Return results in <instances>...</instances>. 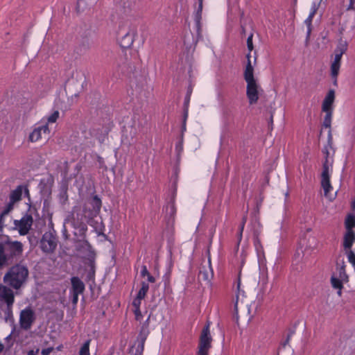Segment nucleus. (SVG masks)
Returning a JSON list of instances; mask_svg holds the SVG:
<instances>
[{
    "label": "nucleus",
    "mask_w": 355,
    "mask_h": 355,
    "mask_svg": "<svg viewBox=\"0 0 355 355\" xmlns=\"http://www.w3.org/2000/svg\"><path fill=\"white\" fill-rule=\"evenodd\" d=\"M23 251L24 245L20 241H12L8 236L0 241V270L19 258Z\"/></svg>",
    "instance_id": "1"
},
{
    "label": "nucleus",
    "mask_w": 355,
    "mask_h": 355,
    "mask_svg": "<svg viewBox=\"0 0 355 355\" xmlns=\"http://www.w3.org/2000/svg\"><path fill=\"white\" fill-rule=\"evenodd\" d=\"M28 270L26 266L17 263L5 273L3 281L5 284L14 289H19L26 282Z\"/></svg>",
    "instance_id": "2"
},
{
    "label": "nucleus",
    "mask_w": 355,
    "mask_h": 355,
    "mask_svg": "<svg viewBox=\"0 0 355 355\" xmlns=\"http://www.w3.org/2000/svg\"><path fill=\"white\" fill-rule=\"evenodd\" d=\"M28 208L25 215L20 220H15L14 221V225L18 230L19 234L22 236L26 235L31 229L33 223V216L39 217L36 206L31 203H28Z\"/></svg>",
    "instance_id": "3"
},
{
    "label": "nucleus",
    "mask_w": 355,
    "mask_h": 355,
    "mask_svg": "<svg viewBox=\"0 0 355 355\" xmlns=\"http://www.w3.org/2000/svg\"><path fill=\"white\" fill-rule=\"evenodd\" d=\"M211 322L207 321L202 328L198 346L197 355H209V351L211 348V342L213 340L210 333Z\"/></svg>",
    "instance_id": "4"
},
{
    "label": "nucleus",
    "mask_w": 355,
    "mask_h": 355,
    "mask_svg": "<svg viewBox=\"0 0 355 355\" xmlns=\"http://www.w3.org/2000/svg\"><path fill=\"white\" fill-rule=\"evenodd\" d=\"M102 202L98 196H94L92 199L88 200L84 205V218L89 220L96 217L100 212Z\"/></svg>",
    "instance_id": "5"
},
{
    "label": "nucleus",
    "mask_w": 355,
    "mask_h": 355,
    "mask_svg": "<svg viewBox=\"0 0 355 355\" xmlns=\"http://www.w3.org/2000/svg\"><path fill=\"white\" fill-rule=\"evenodd\" d=\"M83 216L79 213H76V216L73 214L71 219V225L74 228L73 241L86 238V233L87 231V226L83 219Z\"/></svg>",
    "instance_id": "6"
},
{
    "label": "nucleus",
    "mask_w": 355,
    "mask_h": 355,
    "mask_svg": "<svg viewBox=\"0 0 355 355\" xmlns=\"http://www.w3.org/2000/svg\"><path fill=\"white\" fill-rule=\"evenodd\" d=\"M58 242L55 232H46L43 234L40 241L41 249L46 253H52L55 250Z\"/></svg>",
    "instance_id": "7"
},
{
    "label": "nucleus",
    "mask_w": 355,
    "mask_h": 355,
    "mask_svg": "<svg viewBox=\"0 0 355 355\" xmlns=\"http://www.w3.org/2000/svg\"><path fill=\"white\" fill-rule=\"evenodd\" d=\"M35 320L34 311L30 307H26L20 312L19 325L24 330H29Z\"/></svg>",
    "instance_id": "8"
},
{
    "label": "nucleus",
    "mask_w": 355,
    "mask_h": 355,
    "mask_svg": "<svg viewBox=\"0 0 355 355\" xmlns=\"http://www.w3.org/2000/svg\"><path fill=\"white\" fill-rule=\"evenodd\" d=\"M49 132L48 124L40 121L35 125L33 131L29 135L28 140L31 142H36L42 138V133L49 134Z\"/></svg>",
    "instance_id": "9"
},
{
    "label": "nucleus",
    "mask_w": 355,
    "mask_h": 355,
    "mask_svg": "<svg viewBox=\"0 0 355 355\" xmlns=\"http://www.w3.org/2000/svg\"><path fill=\"white\" fill-rule=\"evenodd\" d=\"M140 9L139 0H125L123 2V13L126 17H134Z\"/></svg>",
    "instance_id": "10"
},
{
    "label": "nucleus",
    "mask_w": 355,
    "mask_h": 355,
    "mask_svg": "<svg viewBox=\"0 0 355 355\" xmlns=\"http://www.w3.org/2000/svg\"><path fill=\"white\" fill-rule=\"evenodd\" d=\"M246 87V96L248 98L249 104L254 105L257 103L259 100V85L257 80L248 81Z\"/></svg>",
    "instance_id": "11"
},
{
    "label": "nucleus",
    "mask_w": 355,
    "mask_h": 355,
    "mask_svg": "<svg viewBox=\"0 0 355 355\" xmlns=\"http://www.w3.org/2000/svg\"><path fill=\"white\" fill-rule=\"evenodd\" d=\"M95 139L92 136L85 135L83 141L80 144L78 149L76 150L78 153H84L85 155H92L94 151L93 148L95 145Z\"/></svg>",
    "instance_id": "12"
},
{
    "label": "nucleus",
    "mask_w": 355,
    "mask_h": 355,
    "mask_svg": "<svg viewBox=\"0 0 355 355\" xmlns=\"http://www.w3.org/2000/svg\"><path fill=\"white\" fill-rule=\"evenodd\" d=\"M110 129L107 127L93 128L89 130L88 135L92 136L101 145L107 138Z\"/></svg>",
    "instance_id": "13"
},
{
    "label": "nucleus",
    "mask_w": 355,
    "mask_h": 355,
    "mask_svg": "<svg viewBox=\"0 0 355 355\" xmlns=\"http://www.w3.org/2000/svg\"><path fill=\"white\" fill-rule=\"evenodd\" d=\"M0 298L6 302V305L13 306L15 295L10 286L6 284H0Z\"/></svg>",
    "instance_id": "14"
},
{
    "label": "nucleus",
    "mask_w": 355,
    "mask_h": 355,
    "mask_svg": "<svg viewBox=\"0 0 355 355\" xmlns=\"http://www.w3.org/2000/svg\"><path fill=\"white\" fill-rule=\"evenodd\" d=\"M120 33L119 35H120ZM137 35L136 31L134 30H130L121 36H119L118 40L120 46L122 49H128L133 44L135 37Z\"/></svg>",
    "instance_id": "15"
},
{
    "label": "nucleus",
    "mask_w": 355,
    "mask_h": 355,
    "mask_svg": "<svg viewBox=\"0 0 355 355\" xmlns=\"http://www.w3.org/2000/svg\"><path fill=\"white\" fill-rule=\"evenodd\" d=\"M342 56L335 54L334 59L332 61L330 67L331 76L333 80V84L334 86L338 85V76L341 65Z\"/></svg>",
    "instance_id": "16"
},
{
    "label": "nucleus",
    "mask_w": 355,
    "mask_h": 355,
    "mask_svg": "<svg viewBox=\"0 0 355 355\" xmlns=\"http://www.w3.org/2000/svg\"><path fill=\"white\" fill-rule=\"evenodd\" d=\"M335 98L334 89H329L322 103V111L323 112H334V103Z\"/></svg>",
    "instance_id": "17"
},
{
    "label": "nucleus",
    "mask_w": 355,
    "mask_h": 355,
    "mask_svg": "<svg viewBox=\"0 0 355 355\" xmlns=\"http://www.w3.org/2000/svg\"><path fill=\"white\" fill-rule=\"evenodd\" d=\"M198 7L194 14L193 18H194V22H195V27L196 29V37L198 39V38L202 37L201 19H202L203 0H198Z\"/></svg>",
    "instance_id": "18"
},
{
    "label": "nucleus",
    "mask_w": 355,
    "mask_h": 355,
    "mask_svg": "<svg viewBox=\"0 0 355 355\" xmlns=\"http://www.w3.org/2000/svg\"><path fill=\"white\" fill-rule=\"evenodd\" d=\"M23 191L26 196L30 198L29 191L26 186L19 185L15 189L12 191L10 193L9 200H12L15 202H19L21 199Z\"/></svg>",
    "instance_id": "19"
},
{
    "label": "nucleus",
    "mask_w": 355,
    "mask_h": 355,
    "mask_svg": "<svg viewBox=\"0 0 355 355\" xmlns=\"http://www.w3.org/2000/svg\"><path fill=\"white\" fill-rule=\"evenodd\" d=\"M247 64L244 71V79L245 82L257 80L254 77V67L251 63V55L248 53L246 55Z\"/></svg>",
    "instance_id": "20"
},
{
    "label": "nucleus",
    "mask_w": 355,
    "mask_h": 355,
    "mask_svg": "<svg viewBox=\"0 0 355 355\" xmlns=\"http://www.w3.org/2000/svg\"><path fill=\"white\" fill-rule=\"evenodd\" d=\"M146 339L147 338L137 336L135 344L132 347L135 348V352L133 351V349H131L130 350V355H143L144 345Z\"/></svg>",
    "instance_id": "21"
},
{
    "label": "nucleus",
    "mask_w": 355,
    "mask_h": 355,
    "mask_svg": "<svg viewBox=\"0 0 355 355\" xmlns=\"http://www.w3.org/2000/svg\"><path fill=\"white\" fill-rule=\"evenodd\" d=\"M71 293L82 294L85 291V284L78 277L71 278Z\"/></svg>",
    "instance_id": "22"
},
{
    "label": "nucleus",
    "mask_w": 355,
    "mask_h": 355,
    "mask_svg": "<svg viewBox=\"0 0 355 355\" xmlns=\"http://www.w3.org/2000/svg\"><path fill=\"white\" fill-rule=\"evenodd\" d=\"M355 242V233L354 231H346L343 237V247L345 250H352L351 248Z\"/></svg>",
    "instance_id": "23"
},
{
    "label": "nucleus",
    "mask_w": 355,
    "mask_h": 355,
    "mask_svg": "<svg viewBox=\"0 0 355 355\" xmlns=\"http://www.w3.org/2000/svg\"><path fill=\"white\" fill-rule=\"evenodd\" d=\"M75 247L77 251L80 252H90L92 245L87 241V238L74 241Z\"/></svg>",
    "instance_id": "24"
},
{
    "label": "nucleus",
    "mask_w": 355,
    "mask_h": 355,
    "mask_svg": "<svg viewBox=\"0 0 355 355\" xmlns=\"http://www.w3.org/2000/svg\"><path fill=\"white\" fill-rule=\"evenodd\" d=\"M348 43L346 40L340 37L334 50V53L343 56V55L347 51Z\"/></svg>",
    "instance_id": "25"
},
{
    "label": "nucleus",
    "mask_w": 355,
    "mask_h": 355,
    "mask_svg": "<svg viewBox=\"0 0 355 355\" xmlns=\"http://www.w3.org/2000/svg\"><path fill=\"white\" fill-rule=\"evenodd\" d=\"M320 2H313L311 5V12L308 16V17L305 19L304 24L306 25V26H311L312 25V21L313 18L314 17L315 15L317 12V10H318V8L320 6Z\"/></svg>",
    "instance_id": "26"
},
{
    "label": "nucleus",
    "mask_w": 355,
    "mask_h": 355,
    "mask_svg": "<svg viewBox=\"0 0 355 355\" xmlns=\"http://www.w3.org/2000/svg\"><path fill=\"white\" fill-rule=\"evenodd\" d=\"M166 216L168 217V220L172 222L174 220V216L176 214V207L173 201L170 202L166 207Z\"/></svg>",
    "instance_id": "27"
},
{
    "label": "nucleus",
    "mask_w": 355,
    "mask_h": 355,
    "mask_svg": "<svg viewBox=\"0 0 355 355\" xmlns=\"http://www.w3.org/2000/svg\"><path fill=\"white\" fill-rule=\"evenodd\" d=\"M150 318V315H148L146 320L142 324L141 327V329L138 334V336L147 338L150 331H149V321Z\"/></svg>",
    "instance_id": "28"
},
{
    "label": "nucleus",
    "mask_w": 355,
    "mask_h": 355,
    "mask_svg": "<svg viewBox=\"0 0 355 355\" xmlns=\"http://www.w3.org/2000/svg\"><path fill=\"white\" fill-rule=\"evenodd\" d=\"M325 116L323 119L322 126L326 128H329V135H331V120L333 116V112H324Z\"/></svg>",
    "instance_id": "29"
},
{
    "label": "nucleus",
    "mask_w": 355,
    "mask_h": 355,
    "mask_svg": "<svg viewBox=\"0 0 355 355\" xmlns=\"http://www.w3.org/2000/svg\"><path fill=\"white\" fill-rule=\"evenodd\" d=\"M345 225L346 231H353L352 228L355 227V216L353 214L348 215L345 219Z\"/></svg>",
    "instance_id": "30"
},
{
    "label": "nucleus",
    "mask_w": 355,
    "mask_h": 355,
    "mask_svg": "<svg viewBox=\"0 0 355 355\" xmlns=\"http://www.w3.org/2000/svg\"><path fill=\"white\" fill-rule=\"evenodd\" d=\"M338 278L341 279L345 282H347L349 280V277L346 273L345 270V264L344 261L342 262V265L338 268Z\"/></svg>",
    "instance_id": "31"
},
{
    "label": "nucleus",
    "mask_w": 355,
    "mask_h": 355,
    "mask_svg": "<svg viewBox=\"0 0 355 355\" xmlns=\"http://www.w3.org/2000/svg\"><path fill=\"white\" fill-rule=\"evenodd\" d=\"M141 277H147V279L148 282L154 283L155 282V278L148 272L146 266L143 265L141 266Z\"/></svg>",
    "instance_id": "32"
},
{
    "label": "nucleus",
    "mask_w": 355,
    "mask_h": 355,
    "mask_svg": "<svg viewBox=\"0 0 355 355\" xmlns=\"http://www.w3.org/2000/svg\"><path fill=\"white\" fill-rule=\"evenodd\" d=\"M321 185L324 189V196L329 197V193L332 190L330 179L321 180Z\"/></svg>",
    "instance_id": "33"
},
{
    "label": "nucleus",
    "mask_w": 355,
    "mask_h": 355,
    "mask_svg": "<svg viewBox=\"0 0 355 355\" xmlns=\"http://www.w3.org/2000/svg\"><path fill=\"white\" fill-rule=\"evenodd\" d=\"M141 288L139 289L138 293H137V296H139V298H145L148 291V289H149V285L147 282H141Z\"/></svg>",
    "instance_id": "34"
},
{
    "label": "nucleus",
    "mask_w": 355,
    "mask_h": 355,
    "mask_svg": "<svg viewBox=\"0 0 355 355\" xmlns=\"http://www.w3.org/2000/svg\"><path fill=\"white\" fill-rule=\"evenodd\" d=\"M91 340L88 339L85 341L83 345L80 347L78 355H89V345Z\"/></svg>",
    "instance_id": "35"
},
{
    "label": "nucleus",
    "mask_w": 355,
    "mask_h": 355,
    "mask_svg": "<svg viewBox=\"0 0 355 355\" xmlns=\"http://www.w3.org/2000/svg\"><path fill=\"white\" fill-rule=\"evenodd\" d=\"M343 281L338 277L333 276L331 278V283L334 288L342 290L343 288Z\"/></svg>",
    "instance_id": "36"
},
{
    "label": "nucleus",
    "mask_w": 355,
    "mask_h": 355,
    "mask_svg": "<svg viewBox=\"0 0 355 355\" xmlns=\"http://www.w3.org/2000/svg\"><path fill=\"white\" fill-rule=\"evenodd\" d=\"M324 179H330L329 177V167L328 165V160L326 158L325 162L323 163L322 173V180Z\"/></svg>",
    "instance_id": "37"
},
{
    "label": "nucleus",
    "mask_w": 355,
    "mask_h": 355,
    "mask_svg": "<svg viewBox=\"0 0 355 355\" xmlns=\"http://www.w3.org/2000/svg\"><path fill=\"white\" fill-rule=\"evenodd\" d=\"M60 115V112L58 110H55L50 116L46 117V122L44 123H53L56 122Z\"/></svg>",
    "instance_id": "38"
},
{
    "label": "nucleus",
    "mask_w": 355,
    "mask_h": 355,
    "mask_svg": "<svg viewBox=\"0 0 355 355\" xmlns=\"http://www.w3.org/2000/svg\"><path fill=\"white\" fill-rule=\"evenodd\" d=\"M349 262L353 266L355 271V253L352 250L346 252Z\"/></svg>",
    "instance_id": "39"
},
{
    "label": "nucleus",
    "mask_w": 355,
    "mask_h": 355,
    "mask_svg": "<svg viewBox=\"0 0 355 355\" xmlns=\"http://www.w3.org/2000/svg\"><path fill=\"white\" fill-rule=\"evenodd\" d=\"M252 38H253V33H251L247 38V47L249 51L248 53H250V55H251L252 51L254 49Z\"/></svg>",
    "instance_id": "40"
},
{
    "label": "nucleus",
    "mask_w": 355,
    "mask_h": 355,
    "mask_svg": "<svg viewBox=\"0 0 355 355\" xmlns=\"http://www.w3.org/2000/svg\"><path fill=\"white\" fill-rule=\"evenodd\" d=\"M5 320L7 322L8 319L12 317V306L6 305V308L4 310Z\"/></svg>",
    "instance_id": "41"
},
{
    "label": "nucleus",
    "mask_w": 355,
    "mask_h": 355,
    "mask_svg": "<svg viewBox=\"0 0 355 355\" xmlns=\"http://www.w3.org/2000/svg\"><path fill=\"white\" fill-rule=\"evenodd\" d=\"M143 299L144 298H139V296L137 295V297L134 299L132 304L134 309H140L141 300Z\"/></svg>",
    "instance_id": "42"
},
{
    "label": "nucleus",
    "mask_w": 355,
    "mask_h": 355,
    "mask_svg": "<svg viewBox=\"0 0 355 355\" xmlns=\"http://www.w3.org/2000/svg\"><path fill=\"white\" fill-rule=\"evenodd\" d=\"M133 313L135 314V320L137 321H141L143 318L140 309H134Z\"/></svg>",
    "instance_id": "43"
},
{
    "label": "nucleus",
    "mask_w": 355,
    "mask_h": 355,
    "mask_svg": "<svg viewBox=\"0 0 355 355\" xmlns=\"http://www.w3.org/2000/svg\"><path fill=\"white\" fill-rule=\"evenodd\" d=\"M188 117V108L186 107L184 108V114H183V128H185V125H186V121H187V119Z\"/></svg>",
    "instance_id": "44"
},
{
    "label": "nucleus",
    "mask_w": 355,
    "mask_h": 355,
    "mask_svg": "<svg viewBox=\"0 0 355 355\" xmlns=\"http://www.w3.org/2000/svg\"><path fill=\"white\" fill-rule=\"evenodd\" d=\"M355 9V0H349V3L347 8V10H352Z\"/></svg>",
    "instance_id": "45"
},
{
    "label": "nucleus",
    "mask_w": 355,
    "mask_h": 355,
    "mask_svg": "<svg viewBox=\"0 0 355 355\" xmlns=\"http://www.w3.org/2000/svg\"><path fill=\"white\" fill-rule=\"evenodd\" d=\"M79 293H72V303L73 304H76L78 301V295Z\"/></svg>",
    "instance_id": "46"
},
{
    "label": "nucleus",
    "mask_w": 355,
    "mask_h": 355,
    "mask_svg": "<svg viewBox=\"0 0 355 355\" xmlns=\"http://www.w3.org/2000/svg\"><path fill=\"white\" fill-rule=\"evenodd\" d=\"M252 234H253V239L254 238H259V234H260V230L258 229V228H256L255 227H254L252 228Z\"/></svg>",
    "instance_id": "47"
},
{
    "label": "nucleus",
    "mask_w": 355,
    "mask_h": 355,
    "mask_svg": "<svg viewBox=\"0 0 355 355\" xmlns=\"http://www.w3.org/2000/svg\"><path fill=\"white\" fill-rule=\"evenodd\" d=\"M244 227L243 226V224H241L240 225V227H239V236H238V239H239V241L240 242L241 239H242V235H243V230H244Z\"/></svg>",
    "instance_id": "48"
},
{
    "label": "nucleus",
    "mask_w": 355,
    "mask_h": 355,
    "mask_svg": "<svg viewBox=\"0 0 355 355\" xmlns=\"http://www.w3.org/2000/svg\"><path fill=\"white\" fill-rule=\"evenodd\" d=\"M53 348V347H48L46 349H43L42 350V355H49L52 351Z\"/></svg>",
    "instance_id": "49"
},
{
    "label": "nucleus",
    "mask_w": 355,
    "mask_h": 355,
    "mask_svg": "<svg viewBox=\"0 0 355 355\" xmlns=\"http://www.w3.org/2000/svg\"><path fill=\"white\" fill-rule=\"evenodd\" d=\"M98 162L101 168H104L105 170H107V166L104 165L103 158L102 157H98Z\"/></svg>",
    "instance_id": "50"
},
{
    "label": "nucleus",
    "mask_w": 355,
    "mask_h": 355,
    "mask_svg": "<svg viewBox=\"0 0 355 355\" xmlns=\"http://www.w3.org/2000/svg\"><path fill=\"white\" fill-rule=\"evenodd\" d=\"M307 27V31H306V40L308 41L310 38V35H311V30H312V25L311 26H306Z\"/></svg>",
    "instance_id": "51"
},
{
    "label": "nucleus",
    "mask_w": 355,
    "mask_h": 355,
    "mask_svg": "<svg viewBox=\"0 0 355 355\" xmlns=\"http://www.w3.org/2000/svg\"><path fill=\"white\" fill-rule=\"evenodd\" d=\"M254 245L257 250H258V248L261 245V241L259 238H254Z\"/></svg>",
    "instance_id": "52"
},
{
    "label": "nucleus",
    "mask_w": 355,
    "mask_h": 355,
    "mask_svg": "<svg viewBox=\"0 0 355 355\" xmlns=\"http://www.w3.org/2000/svg\"><path fill=\"white\" fill-rule=\"evenodd\" d=\"M200 275H202V278H203L205 280H208L209 277H208V275H207L205 272L200 270Z\"/></svg>",
    "instance_id": "53"
},
{
    "label": "nucleus",
    "mask_w": 355,
    "mask_h": 355,
    "mask_svg": "<svg viewBox=\"0 0 355 355\" xmlns=\"http://www.w3.org/2000/svg\"><path fill=\"white\" fill-rule=\"evenodd\" d=\"M272 125H273V114H271L270 120H269V128H270L272 130Z\"/></svg>",
    "instance_id": "54"
},
{
    "label": "nucleus",
    "mask_w": 355,
    "mask_h": 355,
    "mask_svg": "<svg viewBox=\"0 0 355 355\" xmlns=\"http://www.w3.org/2000/svg\"><path fill=\"white\" fill-rule=\"evenodd\" d=\"M189 103V96H187L185 98L184 102V108H186V107L188 108Z\"/></svg>",
    "instance_id": "55"
},
{
    "label": "nucleus",
    "mask_w": 355,
    "mask_h": 355,
    "mask_svg": "<svg viewBox=\"0 0 355 355\" xmlns=\"http://www.w3.org/2000/svg\"><path fill=\"white\" fill-rule=\"evenodd\" d=\"M37 352H38V349H37L36 351L30 350L28 352V355H37Z\"/></svg>",
    "instance_id": "56"
},
{
    "label": "nucleus",
    "mask_w": 355,
    "mask_h": 355,
    "mask_svg": "<svg viewBox=\"0 0 355 355\" xmlns=\"http://www.w3.org/2000/svg\"><path fill=\"white\" fill-rule=\"evenodd\" d=\"M82 1L83 0H78V1H77L76 9H77L78 12L80 11V3H81Z\"/></svg>",
    "instance_id": "57"
},
{
    "label": "nucleus",
    "mask_w": 355,
    "mask_h": 355,
    "mask_svg": "<svg viewBox=\"0 0 355 355\" xmlns=\"http://www.w3.org/2000/svg\"><path fill=\"white\" fill-rule=\"evenodd\" d=\"M246 220H247V218L246 216H244L243 218H242V222L241 224H243V226H245V224L246 223Z\"/></svg>",
    "instance_id": "58"
},
{
    "label": "nucleus",
    "mask_w": 355,
    "mask_h": 355,
    "mask_svg": "<svg viewBox=\"0 0 355 355\" xmlns=\"http://www.w3.org/2000/svg\"><path fill=\"white\" fill-rule=\"evenodd\" d=\"M4 349V345L0 343V354L3 351Z\"/></svg>",
    "instance_id": "59"
},
{
    "label": "nucleus",
    "mask_w": 355,
    "mask_h": 355,
    "mask_svg": "<svg viewBox=\"0 0 355 355\" xmlns=\"http://www.w3.org/2000/svg\"><path fill=\"white\" fill-rule=\"evenodd\" d=\"M241 34H243V35L245 34V28L243 26H241Z\"/></svg>",
    "instance_id": "60"
},
{
    "label": "nucleus",
    "mask_w": 355,
    "mask_h": 355,
    "mask_svg": "<svg viewBox=\"0 0 355 355\" xmlns=\"http://www.w3.org/2000/svg\"><path fill=\"white\" fill-rule=\"evenodd\" d=\"M337 293H338V295L339 296H341V295H342V290L338 289V291Z\"/></svg>",
    "instance_id": "61"
},
{
    "label": "nucleus",
    "mask_w": 355,
    "mask_h": 355,
    "mask_svg": "<svg viewBox=\"0 0 355 355\" xmlns=\"http://www.w3.org/2000/svg\"><path fill=\"white\" fill-rule=\"evenodd\" d=\"M352 207L353 209H355V200L352 202Z\"/></svg>",
    "instance_id": "62"
},
{
    "label": "nucleus",
    "mask_w": 355,
    "mask_h": 355,
    "mask_svg": "<svg viewBox=\"0 0 355 355\" xmlns=\"http://www.w3.org/2000/svg\"><path fill=\"white\" fill-rule=\"evenodd\" d=\"M289 338H290V336H288V338H287V339H286V340L285 343L284 344V345H285L288 342Z\"/></svg>",
    "instance_id": "63"
},
{
    "label": "nucleus",
    "mask_w": 355,
    "mask_h": 355,
    "mask_svg": "<svg viewBox=\"0 0 355 355\" xmlns=\"http://www.w3.org/2000/svg\"><path fill=\"white\" fill-rule=\"evenodd\" d=\"M297 0H293V3H294V5H296V4H297Z\"/></svg>",
    "instance_id": "64"
}]
</instances>
